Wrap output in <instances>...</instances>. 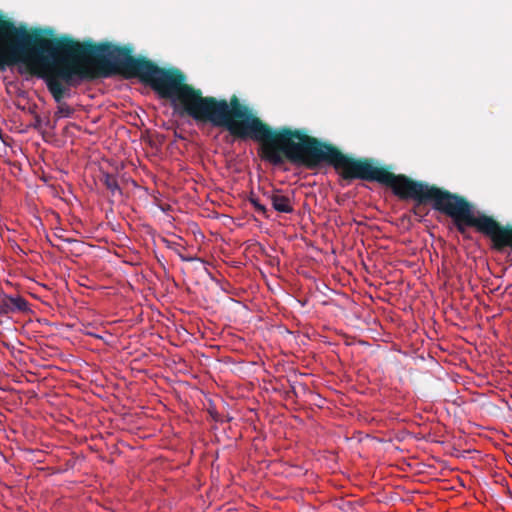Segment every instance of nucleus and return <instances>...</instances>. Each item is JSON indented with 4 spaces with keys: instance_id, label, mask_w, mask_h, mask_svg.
Returning <instances> with one entry per match:
<instances>
[{
    "instance_id": "9d476101",
    "label": "nucleus",
    "mask_w": 512,
    "mask_h": 512,
    "mask_svg": "<svg viewBox=\"0 0 512 512\" xmlns=\"http://www.w3.org/2000/svg\"><path fill=\"white\" fill-rule=\"evenodd\" d=\"M249 202L254 206L255 210L263 215L264 217L268 218L269 215H268V209L266 208V206L262 205L260 202H259V199L254 197V196H250L249 197Z\"/></svg>"
},
{
    "instance_id": "9b49d317",
    "label": "nucleus",
    "mask_w": 512,
    "mask_h": 512,
    "mask_svg": "<svg viewBox=\"0 0 512 512\" xmlns=\"http://www.w3.org/2000/svg\"><path fill=\"white\" fill-rule=\"evenodd\" d=\"M33 127L36 128V129H39V128L42 127V119H41V117L38 114H36L35 117H34Z\"/></svg>"
},
{
    "instance_id": "39448f33",
    "label": "nucleus",
    "mask_w": 512,
    "mask_h": 512,
    "mask_svg": "<svg viewBox=\"0 0 512 512\" xmlns=\"http://www.w3.org/2000/svg\"><path fill=\"white\" fill-rule=\"evenodd\" d=\"M44 33L51 35L52 30L30 31L0 14V69L23 64L30 74L39 77L56 59L76 56L85 48L84 41L69 35L49 38Z\"/></svg>"
},
{
    "instance_id": "6e6552de",
    "label": "nucleus",
    "mask_w": 512,
    "mask_h": 512,
    "mask_svg": "<svg viewBox=\"0 0 512 512\" xmlns=\"http://www.w3.org/2000/svg\"><path fill=\"white\" fill-rule=\"evenodd\" d=\"M28 309L27 301L21 296L5 295L0 302V315L7 316L15 312H23Z\"/></svg>"
},
{
    "instance_id": "0eeeda50",
    "label": "nucleus",
    "mask_w": 512,
    "mask_h": 512,
    "mask_svg": "<svg viewBox=\"0 0 512 512\" xmlns=\"http://www.w3.org/2000/svg\"><path fill=\"white\" fill-rule=\"evenodd\" d=\"M264 195L271 202L273 209L279 213L290 214L294 211L291 198L282 194L279 189H274L271 193L265 192Z\"/></svg>"
},
{
    "instance_id": "1a4fd4ad",
    "label": "nucleus",
    "mask_w": 512,
    "mask_h": 512,
    "mask_svg": "<svg viewBox=\"0 0 512 512\" xmlns=\"http://www.w3.org/2000/svg\"><path fill=\"white\" fill-rule=\"evenodd\" d=\"M100 181L110 191L112 196H115L116 194L122 195L118 179L114 174L104 172L101 175Z\"/></svg>"
},
{
    "instance_id": "7ed1b4c3",
    "label": "nucleus",
    "mask_w": 512,
    "mask_h": 512,
    "mask_svg": "<svg viewBox=\"0 0 512 512\" xmlns=\"http://www.w3.org/2000/svg\"><path fill=\"white\" fill-rule=\"evenodd\" d=\"M324 164L333 167L343 180L377 182L389 187L399 199L413 200L412 212L416 216H425L427 213H422L421 207L431 203L434 210L450 217L456 230L466 238L467 228H475L477 224L478 215L474 213V206L464 196L414 180L405 174H394L374 158H356L344 154L337 146L322 140L308 169L315 170Z\"/></svg>"
},
{
    "instance_id": "f257e3e1",
    "label": "nucleus",
    "mask_w": 512,
    "mask_h": 512,
    "mask_svg": "<svg viewBox=\"0 0 512 512\" xmlns=\"http://www.w3.org/2000/svg\"><path fill=\"white\" fill-rule=\"evenodd\" d=\"M148 78L152 90L170 100L181 116H189L197 124L224 128L236 139L258 142L262 158L274 166L288 161L308 169L321 144V139L305 129L272 128L236 95L229 100L203 96L200 89L186 83L185 74L177 68H162L148 59Z\"/></svg>"
},
{
    "instance_id": "f8f14e48",
    "label": "nucleus",
    "mask_w": 512,
    "mask_h": 512,
    "mask_svg": "<svg viewBox=\"0 0 512 512\" xmlns=\"http://www.w3.org/2000/svg\"><path fill=\"white\" fill-rule=\"evenodd\" d=\"M180 257H181V259H182L183 261H192V260H193V258H192V257H183V256H180Z\"/></svg>"
},
{
    "instance_id": "20e7f679",
    "label": "nucleus",
    "mask_w": 512,
    "mask_h": 512,
    "mask_svg": "<svg viewBox=\"0 0 512 512\" xmlns=\"http://www.w3.org/2000/svg\"><path fill=\"white\" fill-rule=\"evenodd\" d=\"M85 48L76 56L61 57L53 61L48 70L39 73L54 101L58 104L55 119L69 118L75 109L64 102L71 96V88L99 77L122 75L126 79L138 78L149 86L148 58L134 57L133 48L110 42L95 43L84 40Z\"/></svg>"
},
{
    "instance_id": "423d86ee",
    "label": "nucleus",
    "mask_w": 512,
    "mask_h": 512,
    "mask_svg": "<svg viewBox=\"0 0 512 512\" xmlns=\"http://www.w3.org/2000/svg\"><path fill=\"white\" fill-rule=\"evenodd\" d=\"M475 229L491 239L492 246L496 251L502 252L504 249L510 248L512 253V226H504L492 216L479 213Z\"/></svg>"
},
{
    "instance_id": "f03ea898",
    "label": "nucleus",
    "mask_w": 512,
    "mask_h": 512,
    "mask_svg": "<svg viewBox=\"0 0 512 512\" xmlns=\"http://www.w3.org/2000/svg\"><path fill=\"white\" fill-rule=\"evenodd\" d=\"M324 164L333 167L343 180L377 182L389 187L399 199L413 200L412 212L416 216H425L427 213H422L421 207L431 203L434 210L450 217L456 230L466 238L467 228H475L477 224L478 215L474 213V206L464 196L414 180L405 174H394L374 158H356L344 154L337 146L322 140L308 169L315 170Z\"/></svg>"
}]
</instances>
